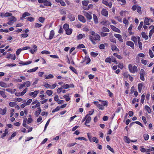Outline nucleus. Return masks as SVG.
<instances>
[{
  "label": "nucleus",
  "instance_id": "obj_39",
  "mask_svg": "<svg viewBox=\"0 0 154 154\" xmlns=\"http://www.w3.org/2000/svg\"><path fill=\"white\" fill-rule=\"evenodd\" d=\"M97 107L99 109L103 110L104 109V107L103 106V105L99 104V105H97Z\"/></svg>",
  "mask_w": 154,
  "mask_h": 154
},
{
  "label": "nucleus",
  "instance_id": "obj_60",
  "mask_svg": "<svg viewBox=\"0 0 154 154\" xmlns=\"http://www.w3.org/2000/svg\"><path fill=\"white\" fill-rule=\"evenodd\" d=\"M124 76L126 78H127L128 77H129L130 75L127 72H125L123 74Z\"/></svg>",
  "mask_w": 154,
  "mask_h": 154
},
{
  "label": "nucleus",
  "instance_id": "obj_6",
  "mask_svg": "<svg viewBox=\"0 0 154 154\" xmlns=\"http://www.w3.org/2000/svg\"><path fill=\"white\" fill-rule=\"evenodd\" d=\"M110 27L111 28L112 30L116 32H118V33H120V30L118 28L112 25H110Z\"/></svg>",
  "mask_w": 154,
  "mask_h": 154
},
{
  "label": "nucleus",
  "instance_id": "obj_4",
  "mask_svg": "<svg viewBox=\"0 0 154 154\" xmlns=\"http://www.w3.org/2000/svg\"><path fill=\"white\" fill-rule=\"evenodd\" d=\"M32 46L33 49L30 48L29 51L32 54H33L34 52L37 51V46L35 45H32Z\"/></svg>",
  "mask_w": 154,
  "mask_h": 154
},
{
  "label": "nucleus",
  "instance_id": "obj_21",
  "mask_svg": "<svg viewBox=\"0 0 154 154\" xmlns=\"http://www.w3.org/2000/svg\"><path fill=\"white\" fill-rule=\"evenodd\" d=\"M65 31L66 33L68 35H70L72 32V29H68Z\"/></svg>",
  "mask_w": 154,
  "mask_h": 154
},
{
  "label": "nucleus",
  "instance_id": "obj_3",
  "mask_svg": "<svg viewBox=\"0 0 154 154\" xmlns=\"http://www.w3.org/2000/svg\"><path fill=\"white\" fill-rule=\"evenodd\" d=\"M83 13L85 16L86 17L88 20H90L92 19V17L91 15V13H88L85 11H84Z\"/></svg>",
  "mask_w": 154,
  "mask_h": 154
},
{
  "label": "nucleus",
  "instance_id": "obj_10",
  "mask_svg": "<svg viewBox=\"0 0 154 154\" xmlns=\"http://www.w3.org/2000/svg\"><path fill=\"white\" fill-rule=\"evenodd\" d=\"M31 14L30 13L26 12L23 14L22 17H20V19L21 20H23V19L26 16H29Z\"/></svg>",
  "mask_w": 154,
  "mask_h": 154
},
{
  "label": "nucleus",
  "instance_id": "obj_27",
  "mask_svg": "<svg viewBox=\"0 0 154 154\" xmlns=\"http://www.w3.org/2000/svg\"><path fill=\"white\" fill-rule=\"evenodd\" d=\"M143 87V85L141 83H139L138 85V89L139 92H141Z\"/></svg>",
  "mask_w": 154,
  "mask_h": 154
},
{
  "label": "nucleus",
  "instance_id": "obj_45",
  "mask_svg": "<svg viewBox=\"0 0 154 154\" xmlns=\"http://www.w3.org/2000/svg\"><path fill=\"white\" fill-rule=\"evenodd\" d=\"M69 68L72 72L77 74V71L74 67L72 66H70Z\"/></svg>",
  "mask_w": 154,
  "mask_h": 154
},
{
  "label": "nucleus",
  "instance_id": "obj_61",
  "mask_svg": "<svg viewBox=\"0 0 154 154\" xmlns=\"http://www.w3.org/2000/svg\"><path fill=\"white\" fill-rule=\"evenodd\" d=\"M32 99H30L27 100V101L26 103V104L27 105H29L32 102Z\"/></svg>",
  "mask_w": 154,
  "mask_h": 154
},
{
  "label": "nucleus",
  "instance_id": "obj_58",
  "mask_svg": "<svg viewBox=\"0 0 154 154\" xmlns=\"http://www.w3.org/2000/svg\"><path fill=\"white\" fill-rule=\"evenodd\" d=\"M41 53L42 54H50V52L47 51H43L41 52Z\"/></svg>",
  "mask_w": 154,
  "mask_h": 154
},
{
  "label": "nucleus",
  "instance_id": "obj_20",
  "mask_svg": "<svg viewBox=\"0 0 154 154\" xmlns=\"http://www.w3.org/2000/svg\"><path fill=\"white\" fill-rule=\"evenodd\" d=\"M93 18L94 22L96 23H98V20L97 16L95 14H93Z\"/></svg>",
  "mask_w": 154,
  "mask_h": 154
},
{
  "label": "nucleus",
  "instance_id": "obj_29",
  "mask_svg": "<svg viewBox=\"0 0 154 154\" xmlns=\"http://www.w3.org/2000/svg\"><path fill=\"white\" fill-rule=\"evenodd\" d=\"M144 24L146 25H149V19L146 17L145 18L144 21Z\"/></svg>",
  "mask_w": 154,
  "mask_h": 154
},
{
  "label": "nucleus",
  "instance_id": "obj_57",
  "mask_svg": "<svg viewBox=\"0 0 154 154\" xmlns=\"http://www.w3.org/2000/svg\"><path fill=\"white\" fill-rule=\"evenodd\" d=\"M4 15L5 17H7L11 16L12 15V14L11 13L7 12L5 13Z\"/></svg>",
  "mask_w": 154,
  "mask_h": 154
},
{
  "label": "nucleus",
  "instance_id": "obj_47",
  "mask_svg": "<svg viewBox=\"0 0 154 154\" xmlns=\"http://www.w3.org/2000/svg\"><path fill=\"white\" fill-rule=\"evenodd\" d=\"M85 48V47L83 44H79L77 46V48Z\"/></svg>",
  "mask_w": 154,
  "mask_h": 154
},
{
  "label": "nucleus",
  "instance_id": "obj_37",
  "mask_svg": "<svg viewBox=\"0 0 154 154\" xmlns=\"http://www.w3.org/2000/svg\"><path fill=\"white\" fill-rule=\"evenodd\" d=\"M38 21L41 23H43L45 20V18L43 17H40L38 18Z\"/></svg>",
  "mask_w": 154,
  "mask_h": 154
},
{
  "label": "nucleus",
  "instance_id": "obj_43",
  "mask_svg": "<svg viewBox=\"0 0 154 154\" xmlns=\"http://www.w3.org/2000/svg\"><path fill=\"white\" fill-rule=\"evenodd\" d=\"M145 109L146 110L148 113H150L151 109L148 106H145Z\"/></svg>",
  "mask_w": 154,
  "mask_h": 154
},
{
  "label": "nucleus",
  "instance_id": "obj_13",
  "mask_svg": "<svg viewBox=\"0 0 154 154\" xmlns=\"http://www.w3.org/2000/svg\"><path fill=\"white\" fill-rule=\"evenodd\" d=\"M55 1L57 3H60L61 5L62 6H64L66 5L65 3L63 0H55Z\"/></svg>",
  "mask_w": 154,
  "mask_h": 154
},
{
  "label": "nucleus",
  "instance_id": "obj_22",
  "mask_svg": "<svg viewBox=\"0 0 154 154\" xmlns=\"http://www.w3.org/2000/svg\"><path fill=\"white\" fill-rule=\"evenodd\" d=\"M38 69V67H36L33 69H32L29 70H28L27 71V72H35Z\"/></svg>",
  "mask_w": 154,
  "mask_h": 154
},
{
  "label": "nucleus",
  "instance_id": "obj_5",
  "mask_svg": "<svg viewBox=\"0 0 154 154\" xmlns=\"http://www.w3.org/2000/svg\"><path fill=\"white\" fill-rule=\"evenodd\" d=\"M101 13L103 16L106 17H107L108 15V11L105 9H103L102 10Z\"/></svg>",
  "mask_w": 154,
  "mask_h": 154
},
{
  "label": "nucleus",
  "instance_id": "obj_55",
  "mask_svg": "<svg viewBox=\"0 0 154 154\" xmlns=\"http://www.w3.org/2000/svg\"><path fill=\"white\" fill-rule=\"evenodd\" d=\"M145 95L144 94L142 95L141 97V102L142 103H143L144 100Z\"/></svg>",
  "mask_w": 154,
  "mask_h": 154
},
{
  "label": "nucleus",
  "instance_id": "obj_40",
  "mask_svg": "<svg viewBox=\"0 0 154 154\" xmlns=\"http://www.w3.org/2000/svg\"><path fill=\"white\" fill-rule=\"evenodd\" d=\"M149 54L151 58H152L153 57H154V55L151 50L149 49Z\"/></svg>",
  "mask_w": 154,
  "mask_h": 154
},
{
  "label": "nucleus",
  "instance_id": "obj_36",
  "mask_svg": "<svg viewBox=\"0 0 154 154\" xmlns=\"http://www.w3.org/2000/svg\"><path fill=\"white\" fill-rule=\"evenodd\" d=\"M63 27L65 30H66L69 29V25L68 24L65 23Z\"/></svg>",
  "mask_w": 154,
  "mask_h": 154
},
{
  "label": "nucleus",
  "instance_id": "obj_19",
  "mask_svg": "<svg viewBox=\"0 0 154 154\" xmlns=\"http://www.w3.org/2000/svg\"><path fill=\"white\" fill-rule=\"evenodd\" d=\"M44 5L47 6H51V3L50 2L45 0V2Z\"/></svg>",
  "mask_w": 154,
  "mask_h": 154
},
{
  "label": "nucleus",
  "instance_id": "obj_50",
  "mask_svg": "<svg viewBox=\"0 0 154 154\" xmlns=\"http://www.w3.org/2000/svg\"><path fill=\"white\" fill-rule=\"evenodd\" d=\"M62 87L63 88L65 89H67L69 88V85L67 84L66 85H63L62 86Z\"/></svg>",
  "mask_w": 154,
  "mask_h": 154
},
{
  "label": "nucleus",
  "instance_id": "obj_1",
  "mask_svg": "<svg viewBox=\"0 0 154 154\" xmlns=\"http://www.w3.org/2000/svg\"><path fill=\"white\" fill-rule=\"evenodd\" d=\"M90 40L91 41L92 43L94 44H95L96 43L95 42V40H100V36L97 33L95 34L94 37L90 36L89 37Z\"/></svg>",
  "mask_w": 154,
  "mask_h": 154
},
{
  "label": "nucleus",
  "instance_id": "obj_62",
  "mask_svg": "<svg viewBox=\"0 0 154 154\" xmlns=\"http://www.w3.org/2000/svg\"><path fill=\"white\" fill-rule=\"evenodd\" d=\"M115 18L117 19L119 22H121L122 21V18L119 16H118L115 17Z\"/></svg>",
  "mask_w": 154,
  "mask_h": 154
},
{
  "label": "nucleus",
  "instance_id": "obj_54",
  "mask_svg": "<svg viewBox=\"0 0 154 154\" xmlns=\"http://www.w3.org/2000/svg\"><path fill=\"white\" fill-rule=\"evenodd\" d=\"M143 22H141L140 25H139L138 27V29L139 30H140L141 28L142 27V26L143 25Z\"/></svg>",
  "mask_w": 154,
  "mask_h": 154
},
{
  "label": "nucleus",
  "instance_id": "obj_30",
  "mask_svg": "<svg viewBox=\"0 0 154 154\" xmlns=\"http://www.w3.org/2000/svg\"><path fill=\"white\" fill-rule=\"evenodd\" d=\"M85 37V35L84 34L82 35V34H80L77 36V38L78 39H82L83 37Z\"/></svg>",
  "mask_w": 154,
  "mask_h": 154
},
{
  "label": "nucleus",
  "instance_id": "obj_31",
  "mask_svg": "<svg viewBox=\"0 0 154 154\" xmlns=\"http://www.w3.org/2000/svg\"><path fill=\"white\" fill-rule=\"evenodd\" d=\"M102 30L103 32H108L109 31V30L108 28L104 26L103 27Z\"/></svg>",
  "mask_w": 154,
  "mask_h": 154
},
{
  "label": "nucleus",
  "instance_id": "obj_28",
  "mask_svg": "<svg viewBox=\"0 0 154 154\" xmlns=\"http://www.w3.org/2000/svg\"><path fill=\"white\" fill-rule=\"evenodd\" d=\"M131 40L135 43H137V38L134 36H133L132 37Z\"/></svg>",
  "mask_w": 154,
  "mask_h": 154
},
{
  "label": "nucleus",
  "instance_id": "obj_51",
  "mask_svg": "<svg viewBox=\"0 0 154 154\" xmlns=\"http://www.w3.org/2000/svg\"><path fill=\"white\" fill-rule=\"evenodd\" d=\"M24 84H25L26 86L27 87H29L31 85V83L29 81H27L26 82H24Z\"/></svg>",
  "mask_w": 154,
  "mask_h": 154
},
{
  "label": "nucleus",
  "instance_id": "obj_53",
  "mask_svg": "<svg viewBox=\"0 0 154 154\" xmlns=\"http://www.w3.org/2000/svg\"><path fill=\"white\" fill-rule=\"evenodd\" d=\"M145 74V71L143 69H141L140 71V75H144Z\"/></svg>",
  "mask_w": 154,
  "mask_h": 154
},
{
  "label": "nucleus",
  "instance_id": "obj_42",
  "mask_svg": "<svg viewBox=\"0 0 154 154\" xmlns=\"http://www.w3.org/2000/svg\"><path fill=\"white\" fill-rule=\"evenodd\" d=\"M0 94L4 98L6 97V96L5 94V92L2 91H0Z\"/></svg>",
  "mask_w": 154,
  "mask_h": 154
},
{
  "label": "nucleus",
  "instance_id": "obj_38",
  "mask_svg": "<svg viewBox=\"0 0 154 154\" xmlns=\"http://www.w3.org/2000/svg\"><path fill=\"white\" fill-rule=\"evenodd\" d=\"M26 19L28 21L31 22L33 21L34 20V19L33 18L31 17H28Z\"/></svg>",
  "mask_w": 154,
  "mask_h": 154
},
{
  "label": "nucleus",
  "instance_id": "obj_32",
  "mask_svg": "<svg viewBox=\"0 0 154 154\" xmlns=\"http://www.w3.org/2000/svg\"><path fill=\"white\" fill-rule=\"evenodd\" d=\"M47 94L48 96H51L52 94L53 93V92L51 90H48L46 91Z\"/></svg>",
  "mask_w": 154,
  "mask_h": 154
},
{
  "label": "nucleus",
  "instance_id": "obj_14",
  "mask_svg": "<svg viewBox=\"0 0 154 154\" xmlns=\"http://www.w3.org/2000/svg\"><path fill=\"white\" fill-rule=\"evenodd\" d=\"M38 110L36 111L35 113V116L36 117H37L40 114L41 110V109L40 107H38Z\"/></svg>",
  "mask_w": 154,
  "mask_h": 154
},
{
  "label": "nucleus",
  "instance_id": "obj_26",
  "mask_svg": "<svg viewBox=\"0 0 154 154\" xmlns=\"http://www.w3.org/2000/svg\"><path fill=\"white\" fill-rule=\"evenodd\" d=\"M45 79H46L53 78L54 77L53 75L51 74H50L48 76L47 75H45Z\"/></svg>",
  "mask_w": 154,
  "mask_h": 154
},
{
  "label": "nucleus",
  "instance_id": "obj_41",
  "mask_svg": "<svg viewBox=\"0 0 154 154\" xmlns=\"http://www.w3.org/2000/svg\"><path fill=\"white\" fill-rule=\"evenodd\" d=\"M9 105L11 107H14L16 105V103L15 102H11L9 103Z\"/></svg>",
  "mask_w": 154,
  "mask_h": 154
},
{
  "label": "nucleus",
  "instance_id": "obj_24",
  "mask_svg": "<svg viewBox=\"0 0 154 154\" xmlns=\"http://www.w3.org/2000/svg\"><path fill=\"white\" fill-rule=\"evenodd\" d=\"M141 34L142 37L145 40H147L148 39V36L146 35V33L145 32H142Z\"/></svg>",
  "mask_w": 154,
  "mask_h": 154
},
{
  "label": "nucleus",
  "instance_id": "obj_63",
  "mask_svg": "<svg viewBox=\"0 0 154 154\" xmlns=\"http://www.w3.org/2000/svg\"><path fill=\"white\" fill-rule=\"evenodd\" d=\"M101 35L102 36L105 37L108 35V33L103 32H101Z\"/></svg>",
  "mask_w": 154,
  "mask_h": 154
},
{
  "label": "nucleus",
  "instance_id": "obj_15",
  "mask_svg": "<svg viewBox=\"0 0 154 154\" xmlns=\"http://www.w3.org/2000/svg\"><path fill=\"white\" fill-rule=\"evenodd\" d=\"M124 140L125 142L128 143H130L131 140L128 137L125 136L124 137Z\"/></svg>",
  "mask_w": 154,
  "mask_h": 154
},
{
  "label": "nucleus",
  "instance_id": "obj_49",
  "mask_svg": "<svg viewBox=\"0 0 154 154\" xmlns=\"http://www.w3.org/2000/svg\"><path fill=\"white\" fill-rule=\"evenodd\" d=\"M69 94H68V95H64L63 97L66 99V101H68L70 99L69 97Z\"/></svg>",
  "mask_w": 154,
  "mask_h": 154
},
{
  "label": "nucleus",
  "instance_id": "obj_18",
  "mask_svg": "<svg viewBox=\"0 0 154 154\" xmlns=\"http://www.w3.org/2000/svg\"><path fill=\"white\" fill-rule=\"evenodd\" d=\"M54 35V32L53 30H52L51 31L50 34V36H49V39H52Z\"/></svg>",
  "mask_w": 154,
  "mask_h": 154
},
{
  "label": "nucleus",
  "instance_id": "obj_12",
  "mask_svg": "<svg viewBox=\"0 0 154 154\" xmlns=\"http://www.w3.org/2000/svg\"><path fill=\"white\" fill-rule=\"evenodd\" d=\"M6 58L8 59L11 58L13 60H14L16 59V57L15 54L13 55L11 54H10L9 55L6 57Z\"/></svg>",
  "mask_w": 154,
  "mask_h": 154
},
{
  "label": "nucleus",
  "instance_id": "obj_48",
  "mask_svg": "<svg viewBox=\"0 0 154 154\" xmlns=\"http://www.w3.org/2000/svg\"><path fill=\"white\" fill-rule=\"evenodd\" d=\"M107 148L110 151L112 152L113 153H114V151L113 148H112L109 145H107Z\"/></svg>",
  "mask_w": 154,
  "mask_h": 154
},
{
  "label": "nucleus",
  "instance_id": "obj_35",
  "mask_svg": "<svg viewBox=\"0 0 154 154\" xmlns=\"http://www.w3.org/2000/svg\"><path fill=\"white\" fill-rule=\"evenodd\" d=\"M86 118L87 119L85 121L86 123H89L91 120V117L90 116H88Z\"/></svg>",
  "mask_w": 154,
  "mask_h": 154
},
{
  "label": "nucleus",
  "instance_id": "obj_9",
  "mask_svg": "<svg viewBox=\"0 0 154 154\" xmlns=\"http://www.w3.org/2000/svg\"><path fill=\"white\" fill-rule=\"evenodd\" d=\"M126 45L129 46H130L133 49H134V44L131 41H127L126 43Z\"/></svg>",
  "mask_w": 154,
  "mask_h": 154
},
{
  "label": "nucleus",
  "instance_id": "obj_7",
  "mask_svg": "<svg viewBox=\"0 0 154 154\" xmlns=\"http://www.w3.org/2000/svg\"><path fill=\"white\" fill-rule=\"evenodd\" d=\"M78 19L79 20L83 23H85L86 22V20L84 17L81 15H78Z\"/></svg>",
  "mask_w": 154,
  "mask_h": 154
},
{
  "label": "nucleus",
  "instance_id": "obj_52",
  "mask_svg": "<svg viewBox=\"0 0 154 154\" xmlns=\"http://www.w3.org/2000/svg\"><path fill=\"white\" fill-rule=\"evenodd\" d=\"M111 60L112 62H114L116 64H117L118 63L116 61V58L113 57H111Z\"/></svg>",
  "mask_w": 154,
  "mask_h": 154
},
{
  "label": "nucleus",
  "instance_id": "obj_33",
  "mask_svg": "<svg viewBox=\"0 0 154 154\" xmlns=\"http://www.w3.org/2000/svg\"><path fill=\"white\" fill-rule=\"evenodd\" d=\"M40 104L39 102L38 103L35 105V106H32V109H35L36 107H40Z\"/></svg>",
  "mask_w": 154,
  "mask_h": 154
},
{
  "label": "nucleus",
  "instance_id": "obj_8",
  "mask_svg": "<svg viewBox=\"0 0 154 154\" xmlns=\"http://www.w3.org/2000/svg\"><path fill=\"white\" fill-rule=\"evenodd\" d=\"M114 35L116 38H118L119 41L123 42V40L122 38L121 35L119 34H114Z\"/></svg>",
  "mask_w": 154,
  "mask_h": 154
},
{
  "label": "nucleus",
  "instance_id": "obj_17",
  "mask_svg": "<svg viewBox=\"0 0 154 154\" xmlns=\"http://www.w3.org/2000/svg\"><path fill=\"white\" fill-rule=\"evenodd\" d=\"M112 48V50L113 51H114L115 50H116L117 51H119V49L117 48V47L115 45H111Z\"/></svg>",
  "mask_w": 154,
  "mask_h": 154
},
{
  "label": "nucleus",
  "instance_id": "obj_16",
  "mask_svg": "<svg viewBox=\"0 0 154 154\" xmlns=\"http://www.w3.org/2000/svg\"><path fill=\"white\" fill-rule=\"evenodd\" d=\"M68 18L71 21H73L75 20V17L71 14H69L68 15Z\"/></svg>",
  "mask_w": 154,
  "mask_h": 154
},
{
  "label": "nucleus",
  "instance_id": "obj_56",
  "mask_svg": "<svg viewBox=\"0 0 154 154\" xmlns=\"http://www.w3.org/2000/svg\"><path fill=\"white\" fill-rule=\"evenodd\" d=\"M91 55L93 57H96L98 55V53H95L94 52H91Z\"/></svg>",
  "mask_w": 154,
  "mask_h": 154
},
{
  "label": "nucleus",
  "instance_id": "obj_44",
  "mask_svg": "<svg viewBox=\"0 0 154 154\" xmlns=\"http://www.w3.org/2000/svg\"><path fill=\"white\" fill-rule=\"evenodd\" d=\"M111 58L110 57H107L105 59V61L107 63H111Z\"/></svg>",
  "mask_w": 154,
  "mask_h": 154
},
{
  "label": "nucleus",
  "instance_id": "obj_64",
  "mask_svg": "<svg viewBox=\"0 0 154 154\" xmlns=\"http://www.w3.org/2000/svg\"><path fill=\"white\" fill-rule=\"evenodd\" d=\"M28 36V35L27 34H23L21 35V37L23 38H26Z\"/></svg>",
  "mask_w": 154,
  "mask_h": 154
},
{
  "label": "nucleus",
  "instance_id": "obj_25",
  "mask_svg": "<svg viewBox=\"0 0 154 154\" xmlns=\"http://www.w3.org/2000/svg\"><path fill=\"white\" fill-rule=\"evenodd\" d=\"M89 3V2L88 0H85L82 2L83 5L85 6H87Z\"/></svg>",
  "mask_w": 154,
  "mask_h": 154
},
{
  "label": "nucleus",
  "instance_id": "obj_59",
  "mask_svg": "<svg viewBox=\"0 0 154 154\" xmlns=\"http://www.w3.org/2000/svg\"><path fill=\"white\" fill-rule=\"evenodd\" d=\"M60 107L59 106L57 107L55 109H53L52 111V112H55L57 111L60 110Z\"/></svg>",
  "mask_w": 154,
  "mask_h": 154
},
{
  "label": "nucleus",
  "instance_id": "obj_11",
  "mask_svg": "<svg viewBox=\"0 0 154 154\" xmlns=\"http://www.w3.org/2000/svg\"><path fill=\"white\" fill-rule=\"evenodd\" d=\"M7 111L6 108L5 107L3 109L0 108V114L2 115H5Z\"/></svg>",
  "mask_w": 154,
  "mask_h": 154
},
{
  "label": "nucleus",
  "instance_id": "obj_46",
  "mask_svg": "<svg viewBox=\"0 0 154 154\" xmlns=\"http://www.w3.org/2000/svg\"><path fill=\"white\" fill-rule=\"evenodd\" d=\"M38 92H39V91H34V92H33V95L32 96V97H36L38 93Z\"/></svg>",
  "mask_w": 154,
  "mask_h": 154
},
{
  "label": "nucleus",
  "instance_id": "obj_34",
  "mask_svg": "<svg viewBox=\"0 0 154 154\" xmlns=\"http://www.w3.org/2000/svg\"><path fill=\"white\" fill-rule=\"evenodd\" d=\"M143 137L145 140H148L149 138V136L147 134H143Z\"/></svg>",
  "mask_w": 154,
  "mask_h": 154
},
{
  "label": "nucleus",
  "instance_id": "obj_23",
  "mask_svg": "<svg viewBox=\"0 0 154 154\" xmlns=\"http://www.w3.org/2000/svg\"><path fill=\"white\" fill-rule=\"evenodd\" d=\"M8 20H10L13 22H15L17 21V19L14 16H11V17L8 18Z\"/></svg>",
  "mask_w": 154,
  "mask_h": 154
},
{
  "label": "nucleus",
  "instance_id": "obj_2",
  "mask_svg": "<svg viewBox=\"0 0 154 154\" xmlns=\"http://www.w3.org/2000/svg\"><path fill=\"white\" fill-rule=\"evenodd\" d=\"M128 67L130 72L133 73L137 72L138 71L137 67L136 66H133L132 64H129L128 65Z\"/></svg>",
  "mask_w": 154,
  "mask_h": 154
}]
</instances>
